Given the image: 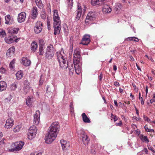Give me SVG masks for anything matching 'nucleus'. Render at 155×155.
Here are the masks:
<instances>
[{
  "label": "nucleus",
  "instance_id": "1",
  "mask_svg": "<svg viewBox=\"0 0 155 155\" xmlns=\"http://www.w3.org/2000/svg\"><path fill=\"white\" fill-rule=\"evenodd\" d=\"M73 63L74 67L72 64L71 66H69L68 69L72 73L75 70L76 73L79 74L81 72V58L80 55V49L77 48L74 50L73 54Z\"/></svg>",
  "mask_w": 155,
  "mask_h": 155
},
{
  "label": "nucleus",
  "instance_id": "2",
  "mask_svg": "<svg viewBox=\"0 0 155 155\" xmlns=\"http://www.w3.org/2000/svg\"><path fill=\"white\" fill-rule=\"evenodd\" d=\"M60 128V126L58 122L53 123L49 128V130L45 138V142L47 143H51L56 137Z\"/></svg>",
  "mask_w": 155,
  "mask_h": 155
},
{
  "label": "nucleus",
  "instance_id": "3",
  "mask_svg": "<svg viewBox=\"0 0 155 155\" xmlns=\"http://www.w3.org/2000/svg\"><path fill=\"white\" fill-rule=\"evenodd\" d=\"M53 20L54 34L56 35L59 34L61 29V20L57 10L54 11Z\"/></svg>",
  "mask_w": 155,
  "mask_h": 155
},
{
  "label": "nucleus",
  "instance_id": "4",
  "mask_svg": "<svg viewBox=\"0 0 155 155\" xmlns=\"http://www.w3.org/2000/svg\"><path fill=\"white\" fill-rule=\"evenodd\" d=\"M57 59L60 67L63 69L67 68L68 64L67 62V59L66 57L61 54L60 52H57L56 53Z\"/></svg>",
  "mask_w": 155,
  "mask_h": 155
},
{
  "label": "nucleus",
  "instance_id": "5",
  "mask_svg": "<svg viewBox=\"0 0 155 155\" xmlns=\"http://www.w3.org/2000/svg\"><path fill=\"white\" fill-rule=\"evenodd\" d=\"M54 54V50L53 46L50 45L47 47L46 52L45 53V57L46 60H50L53 57Z\"/></svg>",
  "mask_w": 155,
  "mask_h": 155
},
{
  "label": "nucleus",
  "instance_id": "6",
  "mask_svg": "<svg viewBox=\"0 0 155 155\" xmlns=\"http://www.w3.org/2000/svg\"><path fill=\"white\" fill-rule=\"evenodd\" d=\"M24 145V143L21 141L16 142L13 143L12 145L14 148L9 149V151L12 152L18 151L21 149Z\"/></svg>",
  "mask_w": 155,
  "mask_h": 155
},
{
  "label": "nucleus",
  "instance_id": "7",
  "mask_svg": "<svg viewBox=\"0 0 155 155\" xmlns=\"http://www.w3.org/2000/svg\"><path fill=\"white\" fill-rule=\"evenodd\" d=\"M37 129L35 126H33L31 127L28 133V139L31 140L33 138H34L36 134Z\"/></svg>",
  "mask_w": 155,
  "mask_h": 155
},
{
  "label": "nucleus",
  "instance_id": "8",
  "mask_svg": "<svg viewBox=\"0 0 155 155\" xmlns=\"http://www.w3.org/2000/svg\"><path fill=\"white\" fill-rule=\"evenodd\" d=\"M96 18V14L94 12H89L86 16L85 22L87 25L90 23V22L94 20Z\"/></svg>",
  "mask_w": 155,
  "mask_h": 155
},
{
  "label": "nucleus",
  "instance_id": "9",
  "mask_svg": "<svg viewBox=\"0 0 155 155\" xmlns=\"http://www.w3.org/2000/svg\"><path fill=\"white\" fill-rule=\"evenodd\" d=\"M43 24L40 21H38L36 23L34 27V31L35 33L38 34L40 33L42 29Z\"/></svg>",
  "mask_w": 155,
  "mask_h": 155
},
{
  "label": "nucleus",
  "instance_id": "10",
  "mask_svg": "<svg viewBox=\"0 0 155 155\" xmlns=\"http://www.w3.org/2000/svg\"><path fill=\"white\" fill-rule=\"evenodd\" d=\"M90 41V36L88 35H85L84 36L80 44L84 45H87L89 44Z\"/></svg>",
  "mask_w": 155,
  "mask_h": 155
},
{
  "label": "nucleus",
  "instance_id": "11",
  "mask_svg": "<svg viewBox=\"0 0 155 155\" xmlns=\"http://www.w3.org/2000/svg\"><path fill=\"white\" fill-rule=\"evenodd\" d=\"M40 112L39 110H37L34 116V122L36 125L39 124L40 121Z\"/></svg>",
  "mask_w": 155,
  "mask_h": 155
},
{
  "label": "nucleus",
  "instance_id": "12",
  "mask_svg": "<svg viewBox=\"0 0 155 155\" xmlns=\"http://www.w3.org/2000/svg\"><path fill=\"white\" fill-rule=\"evenodd\" d=\"M62 148L64 150L68 149L70 147V143L69 142H67L66 140H60Z\"/></svg>",
  "mask_w": 155,
  "mask_h": 155
},
{
  "label": "nucleus",
  "instance_id": "13",
  "mask_svg": "<svg viewBox=\"0 0 155 155\" xmlns=\"http://www.w3.org/2000/svg\"><path fill=\"white\" fill-rule=\"evenodd\" d=\"M26 17V13L22 12L19 13L18 17V21L19 22L21 23L23 22L25 20Z\"/></svg>",
  "mask_w": 155,
  "mask_h": 155
},
{
  "label": "nucleus",
  "instance_id": "14",
  "mask_svg": "<svg viewBox=\"0 0 155 155\" xmlns=\"http://www.w3.org/2000/svg\"><path fill=\"white\" fill-rule=\"evenodd\" d=\"M5 42L8 44L13 43L14 41L15 42H17L18 39H15V37L14 36H12L9 37H5Z\"/></svg>",
  "mask_w": 155,
  "mask_h": 155
},
{
  "label": "nucleus",
  "instance_id": "15",
  "mask_svg": "<svg viewBox=\"0 0 155 155\" xmlns=\"http://www.w3.org/2000/svg\"><path fill=\"white\" fill-rule=\"evenodd\" d=\"M13 120L10 118L6 120L5 127L7 129L11 128L13 125Z\"/></svg>",
  "mask_w": 155,
  "mask_h": 155
},
{
  "label": "nucleus",
  "instance_id": "16",
  "mask_svg": "<svg viewBox=\"0 0 155 155\" xmlns=\"http://www.w3.org/2000/svg\"><path fill=\"white\" fill-rule=\"evenodd\" d=\"M31 16L32 19H35L38 15V9L36 7H34L31 10Z\"/></svg>",
  "mask_w": 155,
  "mask_h": 155
},
{
  "label": "nucleus",
  "instance_id": "17",
  "mask_svg": "<svg viewBox=\"0 0 155 155\" xmlns=\"http://www.w3.org/2000/svg\"><path fill=\"white\" fill-rule=\"evenodd\" d=\"M33 100L34 97L32 96H28L26 100V105L29 107H31L33 102Z\"/></svg>",
  "mask_w": 155,
  "mask_h": 155
},
{
  "label": "nucleus",
  "instance_id": "18",
  "mask_svg": "<svg viewBox=\"0 0 155 155\" xmlns=\"http://www.w3.org/2000/svg\"><path fill=\"white\" fill-rule=\"evenodd\" d=\"M81 137H82V140L84 145H87L89 141V139H88L87 135L83 132L82 134Z\"/></svg>",
  "mask_w": 155,
  "mask_h": 155
},
{
  "label": "nucleus",
  "instance_id": "19",
  "mask_svg": "<svg viewBox=\"0 0 155 155\" xmlns=\"http://www.w3.org/2000/svg\"><path fill=\"white\" fill-rule=\"evenodd\" d=\"M78 9L77 10V15L75 18L76 20H78L79 19L81 16L82 13V9L81 8V6L79 3L78 4Z\"/></svg>",
  "mask_w": 155,
  "mask_h": 155
},
{
  "label": "nucleus",
  "instance_id": "20",
  "mask_svg": "<svg viewBox=\"0 0 155 155\" xmlns=\"http://www.w3.org/2000/svg\"><path fill=\"white\" fill-rule=\"evenodd\" d=\"M22 64L25 66H28L31 64V61L27 58L23 57L21 59Z\"/></svg>",
  "mask_w": 155,
  "mask_h": 155
},
{
  "label": "nucleus",
  "instance_id": "21",
  "mask_svg": "<svg viewBox=\"0 0 155 155\" xmlns=\"http://www.w3.org/2000/svg\"><path fill=\"white\" fill-rule=\"evenodd\" d=\"M7 84L6 82L3 81L0 82V91H2L5 90Z\"/></svg>",
  "mask_w": 155,
  "mask_h": 155
},
{
  "label": "nucleus",
  "instance_id": "22",
  "mask_svg": "<svg viewBox=\"0 0 155 155\" xmlns=\"http://www.w3.org/2000/svg\"><path fill=\"white\" fill-rule=\"evenodd\" d=\"M14 51L15 48L14 47L10 48L8 50L6 53V55L8 57L11 56L14 54Z\"/></svg>",
  "mask_w": 155,
  "mask_h": 155
},
{
  "label": "nucleus",
  "instance_id": "23",
  "mask_svg": "<svg viewBox=\"0 0 155 155\" xmlns=\"http://www.w3.org/2000/svg\"><path fill=\"white\" fill-rule=\"evenodd\" d=\"M111 11V8L108 6H105L103 9V12L106 13H109Z\"/></svg>",
  "mask_w": 155,
  "mask_h": 155
},
{
  "label": "nucleus",
  "instance_id": "24",
  "mask_svg": "<svg viewBox=\"0 0 155 155\" xmlns=\"http://www.w3.org/2000/svg\"><path fill=\"white\" fill-rule=\"evenodd\" d=\"M83 120L84 122L85 123H90L91 121L89 118L87 117L85 113H83L82 114Z\"/></svg>",
  "mask_w": 155,
  "mask_h": 155
},
{
  "label": "nucleus",
  "instance_id": "25",
  "mask_svg": "<svg viewBox=\"0 0 155 155\" xmlns=\"http://www.w3.org/2000/svg\"><path fill=\"white\" fill-rule=\"evenodd\" d=\"M15 75L17 79L20 80L22 78L23 76V74L22 71H20L16 73Z\"/></svg>",
  "mask_w": 155,
  "mask_h": 155
},
{
  "label": "nucleus",
  "instance_id": "26",
  "mask_svg": "<svg viewBox=\"0 0 155 155\" xmlns=\"http://www.w3.org/2000/svg\"><path fill=\"white\" fill-rule=\"evenodd\" d=\"M38 47V45L36 42H34L32 43L31 45V50L33 51H35Z\"/></svg>",
  "mask_w": 155,
  "mask_h": 155
},
{
  "label": "nucleus",
  "instance_id": "27",
  "mask_svg": "<svg viewBox=\"0 0 155 155\" xmlns=\"http://www.w3.org/2000/svg\"><path fill=\"white\" fill-rule=\"evenodd\" d=\"M18 28H14L9 29L8 31L12 35L18 33Z\"/></svg>",
  "mask_w": 155,
  "mask_h": 155
},
{
  "label": "nucleus",
  "instance_id": "28",
  "mask_svg": "<svg viewBox=\"0 0 155 155\" xmlns=\"http://www.w3.org/2000/svg\"><path fill=\"white\" fill-rule=\"evenodd\" d=\"M37 5L40 8H43L41 0H35Z\"/></svg>",
  "mask_w": 155,
  "mask_h": 155
},
{
  "label": "nucleus",
  "instance_id": "29",
  "mask_svg": "<svg viewBox=\"0 0 155 155\" xmlns=\"http://www.w3.org/2000/svg\"><path fill=\"white\" fill-rule=\"evenodd\" d=\"M140 138L143 142H146L148 143L149 142V140L147 139V136H143V135H141L140 136Z\"/></svg>",
  "mask_w": 155,
  "mask_h": 155
},
{
  "label": "nucleus",
  "instance_id": "30",
  "mask_svg": "<svg viewBox=\"0 0 155 155\" xmlns=\"http://www.w3.org/2000/svg\"><path fill=\"white\" fill-rule=\"evenodd\" d=\"M22 127L21 125L20 124L15 126L14 128L13 131L15 133L18 132Z\"/></svg>",
  "mask_w": 155,
  "mask_h": 155
},
{
  "label": "nucleus",
  "instance_id": "31",
  "mask_svg": "<svg viewBox=\"0 0 155 155\" xmlns=\"http://www.w3.org/2000/svg\"><path fill=\"white\" fill-rule=\"evenodd\" d=\"M43 45H40L39 48V54L42 55L44 54Z\"/></svg>",
  "mask_w": 155,
  "mask_h": 155
},
{
  "label": "nucleus",
  "instance_id": "32",
  "mask_svg": "<svg viewBox=\"0 0 155 155\" xmlns=\"http://www.w3.org/2000/svg\"><path fill=\"white\" fill-rule=\"evenodd\" d=\"M15 61L14 60H13L9 64V67L11 69H12L15 68Z\"/></svg>",
  "mask_w": 155,
  "mask_h": 155
},
{
  "label": "nucleus",
  "instance_id": "33",
  "mask_svg": "<svg viewBox=\"0 0 155 155\" xmlns=\"http://www.w3.org/2000/svg\"><path fill=\"white\" fill-rule=\"evenodd\" d=\"M91 2L92 5H100L98 0H91Z\"/></svg>",
  "mask_w": 155,
  "mask_h": 155
},
{
  "label": "nucleus",
  "instance_id": "34",
  "mask_svg": "<svg viewBox=\"0 0 155 155\" xmlns=\"http://www.w3.org/2000/svg\"><path fill=\"white\" fill-rule=\"evenodd\" d=\"M5 23L8 24L11 19V16L10 15H8L5 16Z\"/></svg>",
  "mask_w": 155,
  "mask_h": 155
},
{
  "label": "nucleus",
  "instance_id": "35",
  "mask_svg": "<svg viewBox=\"0 0 155 155\" xmlns=\"http://www.w3.org/2000/svg\"><path fill=\"white\" fill-rule=\"evenodd\" d=\"M5 35V32L4 30L2 29H0V37H4Z\"/></svg>",
  "mask_w": 155,
  "mask_h": 155
},
{
  "label": "nucleus",
  "instance_id": "36",
  "mask_svg": "<svg viewBox=\"0 0 155 155\" xmlns=\"http://www.w3.org/2000/svg\"><path fill=\"white\" fill-rule=\"evenodd\" d=\"M17 88V85L16 84L14 83L12 84L11 88L13 90H15Z\"/></svg>",
  "mask_w": 155,
  "mask_h": 155
},
{
  "label": "nucleus",
  "instance_id": "37",
  "mask_svg": "<svg viewBox=\"0 0 155 155\" xmlns=\"http://www.w3.org/2000/svg\"><path fill=\"white\" fill-rule=\"evenodd\" d=\"M41 18L42 19H45L46 18V13L44 11L42 12H41Z\"/></svg>",
  "mask_w": 155,
  "mask_h": 155
},
{
  "label": "nucleus",
  "instance_id": "38",
  "mask_svg": "<svg viewBox=\"0 0 155 155\" xmlns=\"http://www.w3.org/2000/svg\"><path fill=\"white\" fill-rule=\"evenodd\" d=\"M111 117L114 119V122H115L118 120L117 117L115 115H114L113 114H111Z\"/></svg>",
  "mask_w": 155,
  "mask_h": 155
},
{
  "label": "nucleus",
  "instance_id": "39",
  "mask_svg": "<svg viewBox=\"0 0 155 155\" xmlns=\"http://www.w3.org/2000/svg\"><path fill=\"white\" fill-rule=\"evenodd\" d=\"M47 21L48 29L49 30H50L51 29L50 24V21L48 19V17H47Z\"/></svg>",
  "mask_w": 155,
  "mask_h": 155
},
{
  "label": "nucleus",
  "instance_id": "40",
  "mask_svg": "<svg viewBox=\"0 0 155 155\" xmlns=\"http://www.w3.org/2000/svg\"><path fill=\"white\" fill-rule=\"evenodd\" d=\"M12 98V96L11 95H9L8 97L5 98V100L6 102H8L10 101Z\"/></svg>",
  "mask_w": 155,
  "mask_h": 155
},
{
  "label": "nucleus",
  "instance_id": "41",
  "mask_svg": "<svg viewBox=\"0 0 155 155\" xmlns=\"http://www.w3.org/2000/svg\"><path fill=\"white\" fill-rule=\"evenodd\" d=\"M72 0H66L67 2L68 3V5L69 6H72L73 5Z\"/></svg>",
  "mask_w": 155,
  "mask_h": 155
},
{
  "label": "nucleus",
  "instance_id": "42",
  "mask_svg": "<svg viewBox=\"0 0 155 155\" xmlns=\"http://www.w3.org/2000/svg\"><path fill=\"white\" fill-rule=\"evenodd\" d=\"M134 38H135V37H129L127 38L126 40L127 41H134Z\"/></svg>",
  "mask_w": 155,
  "mask_h": 155
},
{
  "label": "nucleus",
  "instance_id": "43",
  "mask_svg": "<svg viewBox=\"0 0 155 155\" xmlns=\"http://www.w3.org/2000/svg\"><path fill=\"white\" fill-rule=\"evenodd\" d=\"M29 87H25L24 88V94H26L28 92V90L29 89Z\"/></svg>",
  "mask_w": 155,
  "mask_h": 155
},
{
  "label": "nucleus",
  "instance_id": "44",
  "mask_svg": "<svg viewBox=\"0 0 155 155\" xmlns=\"http://www.w3.org/2000/svg\"><path fill=\"white\" fill-rule=\"evenodd\" d=\"M70 110H71V112H72L73 109H74V107H73V103L72 102H71L70 103Z\"/></svg>",
  "mask_w": 155,
  "mask_h": 155
},
{
  "label": "nucleus",
  "instance_id": "45",
  "mask_svg": "<svg viewBox=\"0 0 155 155\" xmlns=\"http://www.w3.org/2000/svg\"><path fill=\"white\" fill-rule=\"evenodd\" d=\"M24 84L25 85H26V87H28L30 85L29 82L28 81L26 80H25L24 81Z\"/></svg>",
  "mask_w": 155,
  "mask_h": 155
},
{
  "label": "nucleus",
  "instance_id": "46",
  "mask_svg": "<svg viewBox=\"0 0 155 155\" xmlns=\"http://www.w3.org/2000/svg\"><path fill=\"white\" fill-rule=\"evenodd\" d=\"M5 72V69L3 68H0V72L2 73H4Z\"/></svg>",
  "mask_w": 155,
  "mask_h": 155
},
{
  "label": "nucleus",
  "instance_id": "47",
  "mask_svg": "<svg viewBox=\"0 0 155 155\" xmlns=\"http://www.w3.org/2000/svg\"><path fill=\"white\" fill-rule=\"evenodd\" d=\"M42 75H41L40 76V79L39 81V83H40V85H42L43 82V80H42L41 78V77H42Z\"/></svg>",
  "mask_w": 155,
  "mask_h": 155
},
{
  "label": "nucleus",
  "instance_id": "48",
  "mask_svg": "<svg viewBox=\"0 0 155 155\" xmlns=\"http://www.w3.org/2000/svg\"><path fill=\"white\" fill-rule=\"evenodd\" d=\"M42 153L41 152H39L38 153H32L30 155H41Z\"/></svg>",
  "mask_w": 155,
  "mask_h": 155
},
{
  "label": "nucleus",
  "instance_id": "49",
  "mask_svg": "<svg viewBox=\"0 0 155 155\" xmlns=\"http://www.w3.org/2000/svg\"><path fill=\"white\" fill-rule=\"evenodd\" d=\"M148 148L149 150H150L152 151L153 152V153H155V151L153 150V148L152 147H151L150 146H149L148 147Z\"/></svg>",
  "mask_w": 155,
  "mask_h": 155
},
{
  "label": "nucleus",
  "instance_id": "50",
  "mask_svg": "<svg viewBox=\"0 0 155 155\" xmlns=\"http://www.w3.org/2000/svg\"><path fill=\"white\" fill-rule=\"evenodd\" d=\"M142 152H145L146 154H148V151L147 149L146 148H144L142 150Z\"/></svg>",
  "mask_w": 155,
  "mask_h": 155
},
{
  "label": "nucleus",
  "instance_id": "51",
  "mask_svg": "<svg viewBox=\"0 0 155 155\" xmlns=\"http://www.w3.org/2000/svg\"><path fill=\"white\" fill-rule=\"evenodd\" d=\"M116 125L117 126H119L121 127L122 125V121L121 120L120 121L119 123H116Z\"/></svg>",
  "mask_w": 155,
  "mask_h": 155
},
{
  "label": "nucleus",
  "instance_id": "52",
  "mask_svg": "<svg viewBox=\"0 0 155 155\" xmlns=\"http://www.w3.org/2000/svg\"><path fill=\"white\" fill-rule=\"evenodd\" d=\"M114 84L116 86H119V83L117 81L114 82Z\"/></svg>",
  "mask_w": 155,
  "mask_h": 155
},
{
  "label": "nucleus",
  "instance_id": "53",
  "mask_svg": "<svg viewBox=\"0 0 155 155\" xmlns=\"http://www.w3.org/2000/svg\"><path fill=\"white\" fill-rule=\"evenodd\" d=\"M147 131L148 132H154V130L151 129H148Z\"/></svg>",
  "mask_w": 155,
  "mask_h": 155
},
{
  "label": "nucleus",
  "instance_id": "54",
  "mask_svg": "<svg viewBox=\"0 0 155 155\" xmlns=\"http://www.w3.org/2000/svg\"><path fill=\"white\" fill-rule=\"evenodd\" d=\"M145 120L147 121L148 122H150V120L147 117L145 119Z\"/></svg>",
  "mask_w": 155,
  "mask_h": 155
},
{
  "label": "nucleus",
  "instance_id": "55",
  "mask_svg": "<svg viewBox=\"0 0 155 155\" xmlns=\"http://www.w3.org/2000/svg\"><path fill=\"white\" fill-rule=\"evenodd\" d=\"M129 57L130 59V60L132 61H134V58L131 55Z\"/></svg>",
  "mask_w": 155,
  "mask_h": 155
},
{
  "label": "nucleus",
  "instance_id": "56",
  "mask_svg": "<svg viewBox=\"0 0 155 155\" xmlns=\"http://www.w3.org/2000/svg\"><path fill=\"white\" fill-rule=\"evenodd\" d=\"M99 2L100 3V5L102 4L105 0H98Z\"/></svg>",
  "mask_w": 155,
  "mask_h": 155
},
{
  "label": "nucleus",
  "instance_id": "57",
  "mask_svg": "<svg viewBox=\"0 0 155 155\" xmlns=\"http://www.w3.org/2000/svg\"><path fill=\"white\" fill-rule=\"evenodd\" d=\"M140 99L141 104H142V105L144 103V101H143V98L141 97V99Z\"/></svg>",
  "mask_w": 155,
  "mask_h": 155
},
{
  "label": "nucleus",
  "instance_id": "58",
  "mask_svg": "<svg viewBox=\"0 0 155 155\" xmlns=\"http://www.w3.org/2000/svg\"><path fill=\"white\" fill-rule=\"evenodd\" d=\"M133 118L134 119H135L137 121H138V120H139L140 118H138L137 117H133Z\"/></svg>",
  "mask_w": 155,
  "mask_h": 155
},
{
  "label": "nucleus",
  "instance_id": "59",
  "mask_svg": "<svg viewBox=\"0 0 155 155\" xmlns=\"http://www.w3.org/2000/svg\"><path fill=\"white\" fill-rule=\"evenodd\" d=\"M117 67L116 65H114L113 66V69L114 70L116 71L117 70Z\"/></svg>",
  "mask_w": 155,
  "mask_h": 155
},
{
  "label": "nucleus",
  "instance_id": "60",
  "mask_svg": "<svg viewBox=\"0 0 155 155\" xmlns=\"http://www.w3.org/2000/svg\"><path fill=\"white\" fill-rule=\"evenodd\" d=\"M136 65L137 68V69L138 70H140V71H141V68L139 67L138 65L137 64V63H136Z\"/></svg>",
  "mask_w": 155,
  "mask_h": 155
},
{
  "label": "nucleus",
  "instance_id": "61",
  "mask_svg": "<svg viewBox=\"0 0 155 155\" xmlns=\"http://www.w3.org/2000/svg\"><path fill=\"white\" fill-rule=\"evenodd\" d=\"M144 129L145 130L147 131V130L148 129V127L147 125H145L144 127Z\"/></svg>",
  "mask_w": 155,
  "mask_h": 155
},
{
  "label": "nucleus",
  "instance_id": "62",
  "mask_svg": "<svg viewBox=\"0 0 155 155\" xmlns=\"http://www.w3.org/2000/svg\"><path fill=\"white\" fill-rule=\"evenodd\" d=\"M114 104H115V105L116 107H117L118 106V104H117V101L116 100H114Z\"/></svg>",
  "mask_w": 155,
  "mask_h": 155
},
{
  "label": "nucleus",
  "instance_id": "63",
  "mask_svg": "<svg viewBox=\"0 0 155 155\" xmlns=\"http://www.w3.org/2000/svg\"><path fill=\"white\" fill-rule=\"evenodd\" d=\"M99 77H100V80H101L102 79V77H103V75H102V74H100Z\"/></svg>",
  "mask_w": 155,
  "mask_h": 155
},
{
  "label": "nucleus",
  "instance_id": "64",
  "mask_svg": "<svg viewBox=\"0 0 155 155\" xmlns=\"http://www.w3.org/2000/svg\"><path fill=\"white\" fill-rule=\"evenodd\" d=\"M155 101V100L154 99H151L150 100V102L151 103H152L153 102H154Z\"/></svg>",
  "mask_w": 155,
  "mask_h": 155
}]
</instances>
